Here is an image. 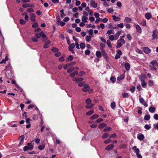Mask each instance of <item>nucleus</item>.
<instances>
[{"instance_id": "obj_58", "label": "nucleus", "mask_w": 158, "mask_h": 158, "mask_svg": "<svg viewBox=\"0 0 158 158\" xmlns=\"http://www.w3.org/2000/svg\"><path fill=\"white\" fill-rule=\"evenodd\" d=\"M27 10L29 12H32L34 11V10L32 8H28L27 9Z\"/></svg>"}, {"instance_id": "obj_19", "label": "nucleus", "mask_w": 158, "mask_h": 158, "mask_svg": "<svg viewBox=\"0 0 158 158\" xmlns=\"http://www.w3.org/2000/svg\"><path fill=\"white\" fill-rule=\"evenodd\" d=\"M122 96L123 98H127L129 97L130 95L128 93H123L122 94Z\"/></svg>"}, {"instance_id": "obj_30", "label": "nucleus", "mask_w": 158, "mask_h": 158, "mask_svg": "<svg viewBox=\"0 0 158 158\" xmlns=\"http://www.w3.org/2000/svg\"><path fill=\"white\" fill-rule=\"evenodd\" d=\"M45 147V144L43 143L42 145H40L38 147V148L40 150H42Z\"/></svg>"}, {"instance_id": "obj_45", "label": "nucleus", "mask_w": 158, "mask_h": 158, "mask_svg": "<svg viewBox=\"0 0 158 158\" xmlns=\"http://www.w3.org/2000/svg\"><path fill=\"white\" fill-rule=\"evenodd\" d=\"M75 47V44L73 43L71 44L69 46V48H73Z\"/></svg>"}, {"instance_id": "obj_9", "label": "nucleus", "mask_w": 158, "mask_h": 158, "mask_svg": "<svg viewBox=\"0 0 158 158\" xmlns=\"http://www.w3.org/2000/svg\"><path fill=\"white\" fill-rule=\"evenodd\" d=\"M90 6L94 8H95L97 7V4L95 3L94 1L92 0L90 2Z\"/></svg>"}, {"instance_id": "obj_16", "label": "nucleus", "mask_w": 158, "mask_h": 158, "mask_svg": "<svg viewBox=\"0 0 158 158\" xmlns=\"http://www.w3.org/2000/svg\"><path fill=\"white\" fill-rule=\"evenodd\" d=\"M31 17L30 19L32 21H35V15L34 13H31Z\"/></svg>"}, {"instance_id": "obj_41", "label": "nucleus", "mask_w": 158, "mask_h": 158, "mask_svg": "<svg viewBox=\"0 0 158 158\" xmlns=\"http://www.w3.org/2000/svg\"><path fill=\"white\" fill-rule=\"evenodd\" d=\"M8 58L6 56L5 59H3L0 62V64H2L5 63V61L8 60Z\"/></svg>"}, {"instance_id": "obj_24", "label": "nucleus", "mask_w": 158, "mask_h": 158, "mask_svg": "<svg viewBox=\"0 0 158 158\" xmlns=\"http://www.w3.org/2000/svg\"><path fill=\"white\" fill-rule=\"evenodd\" d=\"M94 111L93 109L90 110L89 111L86 113V115L87 116H89L94 113Z\"/></svg>"}, {"instance_id": "obj_29", "label": "nucleus", "mask_w": 158, "mask_h": 158, "mask_svg": "<svg viewBox=\"0 0 158 158\" xmlns=\"http://www.w3.org/2000/svg\"><path fill=\"white\" fill-rule=\"evenodd\" d=\"M78 72L77 71H74V72L71 73L70 75V76L73 77L78 74Z\"/></svg>"}, {"instance_id": "obj_7", "label": "nucleus", "mask_w": 158, "mask_h": 158, "mask_svg": "<svg viewBox=\"0 0 158 158\" xmlns=\"http://www.w3.org/2000/svg\"><path fill=\"white\" fill-rule=\"evenodd\" d=\"M114 147V145L113 144H109L106 147L105 150H109L112 149Z\"/></svg>"}, {"instance_id": "obj_28", "label": "nucleus", "mask_w": 158, "mask_h": 158, "mask_svg": "<svg viewBox=\"0 0 158 158\" xmlns=\"http://www.w3.org/2000/svg\"><path fill=\"white\" fill-rule=\"evenodd\" d=\"M124 21L127 23H130L131 22V19L129 17H126L124 19Z\"/></svg>"}, {"instance_id": "obj_54", "label": "nucleus", "mask_w": 158, "mask_h": 158, "mask_svg": "<svg viewBox=\"0 0 158 158\" xmlns=\"http://www.w3.org/2000/svg\"><path fill=\"white\" fill-rule=\"evenodd\" d=\"M56 52V53L55 54V56L57 57H58L61 55V53L60 52L58 51Z\"/></svg>"}, {"instance_id": "obj_4", "label": "nucleus", "mask_w": 158, "mask_h": 158, "mask_svg": "<svg viewBox=\"0 0 158 158\" xmlns=\"http://www.w3.org/2000/svg\"><path fill=\"white\" fill-rule=\"evenodd\" d=\"M33 148V145H30L29 146H25L23 148V150L25 152L27 151L28 150H31Z\"/></svg>"}, {"instance_id": "obj_46", "label": "nucleus", "mask_w": 158, "mask_h": 158, "mask_svg": "<svg viewBox=\"0 0 158 158\" xmlns=\"http://www.w3.org/2000/svg\"><path fill=\"white\" fill-rule=\"evenodd\" d=\"M107 44L108 46V47L110 48H112V45L111 44V42L109 40H108L107 41Z\"/></svg>"}, {"instance_id": "obj_13", "label": "nucleus", "mask_w": 158, "mask_h": 158, "mask_svg": "<svg viewBox=\"0 0 158 158\" xmlns=\"http://www.w3.org/2000/svg\"><path fill=\"white\" fill-rule=\"evenodd\" d=\"M50 43V41L49 40H48L44 43V44L43 46V48H48L49 46L48 45Z\"/></svg>"}, {"instance_id": "obj_21", "label": "nucleus", "mask_w": 158, "mask_h": 158, "mask_svg": "<svg viewBox=\"0 0 158 158\" xmlns=\"http://www.w3.org/2000/svg\"><path fill=\"white\" fill-rule=\"evenodd\" d=\"M69 64H67L63 66V68L64 69H67V68H68V69H74V68H72L70 67L69 68Z\"/></svg>"}, {"instance_id": "obj_40", "label": "nucleus", "mask_w": 158, "mask_h": 158, "mask_svg": "<svg viewBox=\"0 0 158 158\" xmlns=\"http://www.w3.org/2000/svg\"><path fill=\"white\" fill-rule=\"evenodd\" d=\"M51 50L53 52H58L59 51V49L58 48L56 47H53L51 49Z\"/></svg>"}, {"instance_id": "obj_26", "label": "nucleus", "mask_w": 158, "mask_h": 158, "mask_svg": "<svg viewBox=\"0 0 158 158\" xmlns=\"http://www.w3.org/2000/svg\"><path fill=\"white\" fill-rule=\"evenodd\" d=\"M112 17L115 21H119L120 19V18L119 17H117L115 15H113Z\"/></svg>"}, {"instance_id": "obj_27", "label": "nucleus", "mask_w": 158, "mask_h": 158, "mask_svg": "<svg viewBox=\"0 0 158 158\" xmlns=\"http://www.w3.org/2000/svg\"><path fill=\"white\" fill-rule=\"evenodd\" d=\"M96 56L98 58L101 57L102 56L101 52L100 51H98L96 52Z\"/></svg>"}, {"instance_id": "obj_55", "label": "nucleus", "mask_w": 158, "mask_h": 158, "mask_svg": "<svg viewBox=\"0 0 158 158\" xmlns=\"http://www.w3.org/2000/svg\"><path fill=\"white\" fill-rule=\"evenodd\" d=\"M144 128L147 130H149L151 128V126L148 124H146L144 127Z\"/></svg>"}, {"instance_id": "obj_49", "label": "nucleus", "mask_w": 158, "mask_h": 158, "mask_svg": "<svg viewBox=\"0 0 158 158\" xmlns=\"http://www.w3.org/2000/svg\"><path fill=\"white\" fill-rule=\"evenodd\" d=\"M91 38V37L90 36H86V41L88 42H89Z\"/></svg>"}, {"instance_id": "obj_10", "label": "nucleus", "mask_w": 158, "mask_h": 158, "mask_svg": "<svg viewBox=\"0 0 158 158\" xmlns=\"http://www.w3.org/2000/svg\"><path fill=\"white\" fill-rule=\"evenodd\" d=\"M143 50L144 52L146 53H149L151 52V50L147 47H144L143 48Z\"/></svg>"}, {"instance_id": "obj_38", "label": "nucleus", "mask_w": 158, "mask_h": 158, "mask_svg": "<svg viewBox=\"0 0 158 158\" xmlns=\"http://www.w3.org/2000/svg\"><path fill=\"white\" fill-rule=\"evenodd\" d=\"M150 118V116L149 114L145 115L144 117V119L146 120H148Z\"/></svg>"}, {"instance_id": "obj_11", "label": "nucleus", "mask_w": 158, "mask_h": 158, "mask_svg": "<svg viewBox=\"0 0 158 158\" xmlns=\"http://www.w3.org/2000/svg\"><path fill=\"white\" fill-rule=\"evenodd\" d=\"M107 126V124L104 123H100L98 126V127L100 129H102L104 127Z\"/></svg>"}, {"instance_id": "obj_34", "label": "nucleus", "mask_w": 158, "mask_h": 158, "mask_svg": "<svg viewBox=\"0 0 158 158\" xmlns=\"http://www.w3.org/2000/svg\"><path fill=\"white\" fill-rule=\"evenodd\" d=\"M124 78V76L123 75H122L118 77L117 78V80L118 81H120L122 79H123Z\"/></svg>"}, {"instance_id": "obj_12", "label": "nucleus", "mask_w": 158, "mask_h": 158, "mask_svg": "<svg viewBox=\"0 0 158 158\" xmlns=\"http://www.w3.org/2000/svg\"><path fill=\"white\" fill-rule=\"evenodd\" d=\"M146 78V76L145 74H142L139 77V78L141 82L144 81L145 79Z\"/></svg>"}, {"instance_id": "obj_63", "label": "nucleus", "mask_w": 158, "mask_h": 158, "mask_svg": "<svg viewBox=\"0 0 158 158\" xmlns=\"http://www.w3.org/2000/svg\"><path fill=\"white\" fill-rule=\"evenodd\" d=\"M85 53L86 55H89L90 53V51L89 50H86L85 51Z\"/></svg>"}, {"instance_id": "obj_15", "label": "nucleus", "mask_w": 158, "mask_h": 158, "mask_svg": "<svg viewBox=\"0 0 158 158\" xmlns=\"http://www.w3.org/2000/svg\"><path fill=\"white\" fill-rule=\"evenodd\" d=\"M110 135L109 133L106 132L102 135V138L103 139H105L107 138Z\"/></svg>"}, {"instance_id": "obj_48", "label": "nucleus", "mask_w": 158, "mask_h": 158, "mask_svg": "<svg viewBox=\"0 0 158 158\" xmlns=\"http://www.w3.org/2000/svg\"><path fill=\"white\" fill-rule=\"evenodd\" d=\"M122 45V44L121 43H120V42H118L117 44V45L116 46V48H119L121 47Z\"/></svg>"}, {"instance_id": "obj_22", "label": "nucleus", "mask_w": 158, "mask_h": 158, "mask_svg": "<svg viewBox=\"0 0 158 158\" xmlns=\"http://www.w3.org/2000/svg\"><path fill=\"white\" fill-rule=\"evenodd\" d=\"M137 138L140 140H142L144 139V136L143 134H141L137 136Z\"/></svg>"}, {"instance_id": "obj_52", "label": "nucleus", "mask_w": 158, "mask_h": 158, "mask_svg": "<svg viewBox=\"0 0 158 158\" xmlns=\"http://www.w3.org/2000/svg\"><path fill=\"white\" fill-rule=\"evenodd\" d=\"M103 57L106 59V61H108V58L107 57V55L106 53H105V54H103Z\"/></svg>"}, {"instance_id": "obj_23", "label": "nucleus", "mask_w": 158, "mask_h": 158, "mask_svg": "<svg viewBox=\"0 0 158 158\" xmlns=\"http://www.w3.org/2000/svg\"><path fill=\"white\" fill-rule=\"evenodd\" d=\"M99 117V115L98 114H94L90 118V119H94L97 118Z\"/></svg>"}, {"instance_id": "obj_3", "label": "nucleus", "mask_w": 158, "mask_h": 158, "mask_svg": "<svg viewBox=\"0 0 158 158\" xmlns=\"http://www.w3.org/2000/svg\"><path fill=\"white\" fill-rule=\"evenodd\" d=\"M153 37L152 40H156L157 39V31L156 30H153L152 31V35Z\"/></svg>"}, {"instance_id": "obj_47", "label": "nucleus", "mask_w": 158, "mask_h": 158, "mask_svg": "<svg viewBox=\"0 0 158 158\" xmlns=\"http://www.w3.org/2000/svg\"><path fill=\"white\" fill-rule=\"evenodd\" d=\"M148 85L150 86H152L154 85V83L152 81L149 80L148 82Z\"/></svg>"}, {"instance_id": "obj_20", "label": "nucleus", "mask_w": 158, "mask_h": 158, "mask_svg": "<svg viewBox=\"0 0 158 158\" xmlns=\"http://www.w3.org/2000/svg\"><path fill=\"white\" fill-rule=\"evenodd\" d=\"M136 28L137 31L139 33H141L142 31L141 29L140 26L139 25H137L136 26Z\"/></svg>"}, {"instance_id": "obj_2", "label": "nucleus", "mask_w": 158, "mask_h": 158, "mask_svg": "<svg viewBox=\"0 0 158 158\" xmlns=\"http://www.w3.org/2000/svg\"><path fill=\"white\" fill-rule=\"evenodd\" d=\"M90 87L89 86V85L86 84L84 85H83V87L82 89V90L84 92H86L88 91Z\"/></svg>"}, {"instance_id": "obj_33", "label": "nucleus", "mask_w": 158, "mask_h": 158, "mask_svg": "<svg viewBox=\"0 0 158 158\" xmlns=\"http://www.w3.org/2000/svg\"><path fill=\"white\" fill-rule=\"evenodd\" d=\"M110 106L112 109H114V108L116 107L115 103L114 102H111L110 104Z\"/></svg>"}, {"instance_id": "obj_8", "label": "nucleus", "mask_w": 158, "mask_h": 158, "mask_svg": "<svg viewBox=\"0 0 158 158\" xmlns=\"http://www.w3.org/2000/svg\"><path fill=\"white\" fill-rule=\"evenodd\" d=\"M157 62L156 60H154L151 62V64L153 66V69H156V65Z\"/></svg>"}, {"instance_id": "obj_53", "label": "nucleus", "mask_w": 158, "mask_h": 158, "mask_svg": "<svg viewBox=\"0 0 158 158\" xmlns=\"http://www.w3.org/2000/svg\"><path fill=\"white\" fill-rule=\"evenodd\" d=\"M114 30H108L107 31V34L108 35H110L111 34H114Z\"/></svg>"}, {"instance_id": "obj_56", "label": "nucleus", "mask_w": 158, "mask_h": 158, "mask_svg": "<svg viewBox=\"0 0 158 158\" xmlns=\"http://www.w3.org/2000/svg\"><path fill=\"white\" fill-rule=\"evenodd\" d=\"M135 86H134L130 89V91L132 93H134L135 91Z\"/></svg>"}, {"instance_id": "obj_39", "label": "nucleus", "mask_w": 158, "mask_h": 158, "mask_svg": "<svg viewBox=\"0 0 158 158\" xmlns=\"http://www.w3.org/2000/svg\"><path fill=\"white\" fill-rule=\"evenodd\" d=\"M124 66L126 69H129L130 68V65L128 63H126L124 64Z\"/></svg>"}, {"instance_id": "obj_59", "label": "nucleus", "mask_w": 158, "mask_h": 158, "mask_svg": "<svg viewBox=\"0 0 158 158\" xmlns=\"http://www.w3.org/2000/svg\"><path fill=\"white\" fill-rule=\"evenodd\" d=\"M103 120V119L101 118H99L97 119L95 121L96 123H99L102 121Z\"/></svg>"}, {"instance_id": "obj_18", "label": "nucleus", "mask_w": 158, "mask_h": 158, "mask_svg": "<svg viewBox=\"0 0 158 158\" xmlns=\"http://www.w3.org/2000/svg\"><path fill=\"white\" fill-rule=\"evenodd\" d=\"M121 33V31H118L117 33H116L115 34L114 36L115 40H116L118 38L120 35Z\"/></svg>"}, {"instance_id": "obj_17", "label": "nucleus", "mask_w": 158, "mask_h": 158, "mask_svg": "<svg viewBox=\"0 0 158 158\" xmlns=\"http://www.w3.org/2000/svg\"><path fill=\"white\" fill-rule=\"evenodd\" d=\"M145 17L146 19H149L152 18V16L150 13H148L145 14Z\"/></svg>"}, {"instance_id": "obj_32", "label": "nucleus", "mask_w": 158, "mask_h": 158, "mask_svg": "<svg viewBox=\"0 0 158 158\" xmlns=\"http://www.w3.org/2000/svg\"><path fill=\"white\" fill-rule=\"evenodd\" d=\"M155 110V108L154 107H151L149 108V111L151 113H154Z\"/></svg>"}, {"instance_id": "obj_42", "label": "nucleus", "mask_w": 158, "mask_h": 158, "mask_svg": "<svg viewBox=\"0 0 158 158\" xmlns=\"http://www.w3.org/2000/svg\"><path fill=\"white\" fill-rule=\"evenodd\" d=\"M80 46L81 49H84L85 47V43H81L80 44Z\"/></svg>"}, {"instance_id": "obj_37", "label": "nucleus", "mask_w": 158, "mask_h": 158, "mask_svg": "<svg viewBox=\"0 0 158 158\" xmlns=\"http://www.w3.org/2000/svg\"><path fill=\"white\" fill-rule=\"evenodd\" d=\"M118 41L120 42V43L123 44H124L125 43L124 40L123 39L120 38L118 40Z\"/></svg>"}, {"instance_id": "obj_25", "label": "nucleus", "mask_w": 158, "mask_h": 158, "mask_svg": "<svg viewBox=\"0 0 158 158\" xmlns=\"http://www.w3.org/2000/svg\"><path fill=\"white\" fill-rule=\"evenodd\" d=\"M88 19V18L86 16H83L82 17V21L84 23H87V19Z\"/></svg>"}, {"instance_id": "obj_31", "label": "nucleus", "mask_w": 158, "mask_h": 158, "mask_svg": "<svg viewBox=\"0 0 158 158\" xmlns=\"http://www.w3.org/2000/svg\"><path fill=\"white\" fill-rule=\"evenodd\" d=\"M57 24L58 26L60 25L61 27H63L65 25V23L62 21H60L59 23H57Z\"/></svg>"}, {"instance_id": "obj_6", "label": "nucleus", "mask_w": 158, "mask_h": 158, "mask_svg": "<svg viewBox=\"0 0 158 158\" xmlns=\"http://www.w3.org/2000/svg\"><path fill=\"white\" fill-rule=\"evenodd\" d=\"M22 6L23 8H27L28 7H34V6L33 5L28 4L27 3H24L22 5Z\"/></svg>"}, {"instance_id": "obj_1", "label": "nucleus", "mask_w": 158, "mask_h": 158, "mask_svg": "<svg viewBox=\"0 0 158 158\" xmlns=\"http://www.w3.org/2000/svg\"><path fill=\"white\" fill-rule=\"evenodd\" d=\"M35 36L37 38H40L41 37L44 38L46 40H47L48 38L46 37V35L44 33L43 31H41L39 33L35 34Z\"/></svg>"}, {"instance_id": "obj_57", "label": "nucleus", "mask_w": 158, "mask_h": 158, "mask_svg": "<svg viewBox=\"0 0 158 158\" xmlns=\"http://www.w3.org/2000/svg\"><path fill=\"white\" fill-rule=\"evenodd\" d=\"M38 25L37 23H34V24H33L32 25V27L34 28H37V27H38Z\"/></svg>"}, {"instance_id": "obj_36", "label": "nucleus", "mask_w": 158, "mask_h": 158, "mask_svg": "<svg viewBox=\"0 0 158 158\" xmlns=\"http://www.w3.org/2000/svg\"><path fill=\"white\" fill-rule=\"evenodd\" d=\"M112 128L110 127H106L104 130L103 131L104 132H106L107 131H109L111 130Z\"/></svg>"}, {"instance_id": "obj_51", "label": "nucleus", "mask_w": 158, "mask_h": 158, "mask_svg": "<svg viewBox=\"0 0 158 158\" xmlns=\"http://www.w3.org/2000/svg\"><path fill=\"white\" fill-rule=\"evenodd\" d=\"M109 39L111 41H113L114 40H115L114 35H110L109 36Z\"/></svg>"}, {"instance_id": "obj_50", "label": "nucleus", "mask_w": 158, "mask_h": 158, "mask_svg": "<svg viewBox=\"0 0 158 158\" xmlns=\"http://www.w3.org/2000/svg\"><path fill=\"white\" fill-rule=\"evenodd\" d=\"M20 24L23 25L24 24L26 23V21L23 19H20Z\"/></svg>"}, {"instance_id": "obj_14", "label": "nucleus", "mask_w": 158, "mask_h": 158, "mask_svg": "<svg viewBox=\"0 0 158 158\" xmlns=\"http://www.w3.org/2000/svg\"><path fill=\"white\" fill-rule=\"evenodd\" d=\"M24 135H22L19 137V139L20 140V143L19 145H20L24 141Z\"/></svg>"}, {"instance_id": "obj_5", "label": "nucleus", "mask_w": 158, "mask_h": 158, "mask_svg": "<svg viewBox=\"0 0 158 158\" xmlns=\"http://www.w3.org/2000/svg\"><path fill=\"white\" fill-rule=\"evenodd\" d=\"M139 101L141 103H142L143 105L147 107L148 106V104L145 102L144 100L143 99V98H139Z\"/></svg>"}, {"instance_id": "obj_64", "label": "nucleus", "mask_w": 158, "mask_h": 158, "mask_svg": "<svg viewBox=\"0 0 158 158\" xmlns=\"http://www.w3.org/2000/svg\"><path fill=\"white\" fill-rule=\"evenodd\" d=\"M154 118L156 120H158V114H155L154 116Z\"/></svg>"}, {"instance_id": "obj_61", "label": "nucleus", "mask_w": 158, "mask_h": 158, "mask_svg": "<svg viewBox=\"0 0 158 158\" xmlns=\"http://www.w3.org/2000/svg\"><path fill=\"white\" fill-rule=\"evenodd\" d=\"M142 82V83H141V85H142V87H144L147 84V83L145 81H142V82Z\"/></svg>"}, {"instance_id": "obj_60", "label": "nucleus", "mask_w": 158, "mask_h": 158, "mask_svg": "<svg viewBox=\"0 0 158 158\" xmlns=\"http://www.w3.org/2000/svg\"><path fill=\"white\" fill-rule=\"evenodd\" d=\"M142 108L141 107H139V109L138 110L137 113L138 114H140L142 113Z\"/></svg>"}, {"instance_id": "obj_35", "label": "nucleus", "mask_w": 158, "mask_h": 158, "mask_svg": "<svg viewBox=\"0 0 158 158\" xmlns=\"http://www.w3.org/2000/svg\"><path fill=\"white\" fill-rule=\"evenodd\" d=\"M111 141V140L110 139L109 137V138L105 140L104 143L105 144H108L110 143Z\"/></svg>"}, {"instance_id": "obj_62", "label": "nucleus", "mask_w": 158, "mask_h": 158, "mask_svg": "<svg viewBox=\"0 0 158 158\" xmlns=\"http://www.w3.org/2000/svg\"><path fill=\"white\" fill-rule=\"evenodd\" d=\"M116 136V135L115 133H114L111 134L109 138L111 139V138H115Z\"/></svg>"}, {"instance_id": "obj_44", "label": "nucleus", "mask_w": 158, "mask_h": 158, "mask_svg": "<svg viewBox=\"0 0 158 158\" xmlns=\"http://www.w3.org/2000/svg\"><path fill=\"white\" fill-rule=\"evenodd\" d=\"M110 80L113 83H114L116 81V78L114 77H111L110 78Z\"/></svg>"}, {"instance_id": "obj_43", "label": "nucleus", "mask_w": 158, "mask_h": 158, "mask_svg": "<svg viewBox=\"0 0 158 158\" xmlns=\"http://www.w3.org/2000/svg\"><path fill=\"white\" fill-rule=\"evenodd\" d=\"M85 102L88 104H89L91 102V100L90 98H88L85 100Z\"/></svg>"}]
</instances>
